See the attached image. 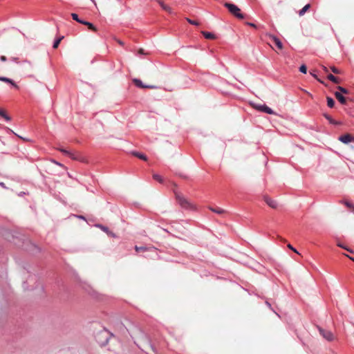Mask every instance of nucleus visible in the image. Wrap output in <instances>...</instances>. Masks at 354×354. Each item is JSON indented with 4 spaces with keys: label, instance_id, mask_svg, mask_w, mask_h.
I'll list each match as a JSON object with an SVG mask.
<instances>
[{
    "label": "nucleus",
    "instance_id": "7",
    "mask_svg": "<svg viewBox=\"0 0 354 354\" xmlns=\"http://www.w3.org/2000/svg\"><path fill=\"white\" fill-rule=\"evenodd\" d=\"M256 109L261 111L262 112L266 113L268 114H274V111L266 104L263 105H257L255 106Z\"/></svg>",
    "mask_w": 354,
    "mask_h": 354
},
{
    "label": "nucleus",
    "instance_id": "37",
    "mask_svg": "<svg viewBox=\"0 0 354 354\" xmlns=\"http://www.w3.org/2000/svg\"><path fill=\"white\" fill-rule=\"evenodd\" d=\"M100 227H101L104 231H106V230H107V228H106V227H104V226L100 225Z\"/></svg>",
    "mask_w": 354,
    "mask_h": 354
},
{
    "label": "nucleus",
    "instance_id": "10",
    "mask_svg": "<svg viewBox=\"0 0 354 354\" xmlns=\"http://www.w3.org/2000/svg\"><path fill=\"white\" fill-rule=\"evenodd\" d=\"M264 201L266 203V204L268 205H269L270 207H272V208H277V203L274 200H273L271 198H269L268 196H266L264 198Z\"/></svg>",
    "mask_w": 354,
    "mask_h": 354
},
{
    "label": "nucleus",
    "instance_id": "11",
    "mask_svg": "<svg viewBox=\"0 0 354 354\" xmlns=\"http://www.w3.org/2000/svg\"><path fill=\"white\" fill-rule=\"evenodd\" d=\"M335 97L337 100L342 104H346V98L342 95V94L339 92H335Z\"/></svg>",
    "mask_w": 354,
    "mask_h": 354
},
{
    "label": "nucleus",
    "instance_id": "38",
    "mask_svg": "<svg viewBox=\"0 0 354 354\" xmlns=\"http://www.w3.org/2000/svg\"><path fill=\"white\" fill-rule=\"evenodd\" d=\"M323 69L325 72H328V68L326 66H323Z\"/></svg>",
    "mask_w": 354,
    "mask_h": 354
},
{
    "label": "nucleus",
    "instance_id": "24",
    "mask_svg": "<svg viewBox=\"0 0 354 354\" xmlns=\"http://www.w3.org/2000/svg\"><path fill=\"white\" fill-rule=\"evenodd\" d=\"M203 35L206 39H214V35L212 32H203Z\"/></svg>",
    "mask_w": 354,
    "mask_h": 354
},
{
    "label": "nucleus",
    "instance_id": "45",
    "mask_svg": "<svg viewBox=\"0 0 354 354\" xmlns=\"http://www.w3.org/2000/svg\"><path fill=\"white\" fill-rule=\"evenodd\" d=\"M93 2H94V0H91Z\"/></svg>",
    "mask_w": 354,
    "mask_h": 354
},
{
    "label": "nucleus",
    "instance_id": "17",
    "mask_svg": "<svg viewBox=\"0 0 354 354\" xmlns=\"http://www.w3.org/2000/svg\"><path fill=\"white\" fill-rule=\"evenodd\" d=\"M63 38H64V37H63V36H61V37H59L57 38V39L54 41V42H53V48H57L59 46V44H60L61 41L63 39Z\"/></svg>",
    "mask_w": 354,
    "mask_h": 354
},
{
    "label": "nucleus",
    "instance_id": "8",
    "mask_svg": "<svg viewBox=\"0 0 354 354\" xmlns=\"http://www.w3.org/2000/svg\"><path fill=\"white\" fill-rule=\"evenodd\" d=\"M133 82H134L135 85L139 88H156V86H155L144 84L142 82V81L139 79H134Z\"/></svg>",
    "mask_w": 354,
    "mask_h": 354
},
{
    "label": "nucleus",
    "instance_id": "5",
    "mask_svg": "<svg viewBox=\"0 0 354 354\" xmlns=\"http://www.w3.org/2000/svg\"><path fill=\"white\" fill-rule=\"evenodd\" d=\"M59 151L62 152L64 155L69 156L73 160H80V156L79 154L71 152L68 150H66L64 148H59Z\"/></svg>",
    "mask_w": 354,
    "mask_h": 354
},
{
    "label": "nucleus",
    "instance_id": "35",
    "mask_svg": "<svg viewBox=\"0 0 354 354\" xmlns=\"http://www.w3.org/2000/svg\"><path fill=\"white\" fill-rule=\"evenodd\" d=\"M248 25H249L250 26L254 27V28L256 27V25L253 23H248Z\"/></svg>",
    "mask_w": 354,
    "mask_h": 354
},
{
    "label": "nucleus",
    "instance_id": "41",
    "mask_svg": "<svg viewBox=\"0 0 354 354\" xmlns=\"http://www.w3.org/2000/svg\"><path fill=\"white\" fill-rule=\"evenodd\" d=\"M347 257H348L351 260H352V261L354 262V258L351 257H349V256H348V255H347Z\"/></svg>",
    "mask_w": 354,
    "mask_h": 354
},
{
    "label": "nucleus",
    "instance_id": "4",
    "mask_svg": "<svg viewBox=\"0 0 354 354\" xmlns=\"http://www.w3.org/2000/svg\"><path fill=\"white\" fill-rule=\"evenodd\" d=\"M59 151L62 152L64 155L69 156L73 160H80V156L79 154L71 152L68 150H66L64 148H59Z\"/></svg>",
    "mask_w": 354,
    "mask_h": 354
},
{
    "label": "nucleus",
    "instance_id": "22",
    "mask_svg": "<svg viewBox=\"0 0 354 354\" xmlns=\"http://www.w3.org/2000/svg\"><path fill=\"white\" fill-rule=\"evenodd\" d=\"M71 17L73 20H75L77 22L82 24L83 21H84V20L80 19L76 13H72Z\"/></svg>",
    "mask_w": 354,
    "mask_h": 354
},
{
    "label": "nucleus",
    "instance_id": "30",
    "mask_svg": "<svg viewBox=\"0 0 354 354\" xmlns=\"http://www.w3.org/2000/svg\"><path fill=\"white\" fill-rule=\"evenodd\" d=\"M338 90L342 93L347 94L348 93V90L342 86H338Z\"/></svg>",
    "mask_w": 354,
    "mask_h": 354
},
{
    "label": "nucleus",
    "instance_id": "43",
    "mask_svg": "<svg viewBox=\"0 0 354 354\" xmlns=\"http://www.w3.org/2000/svg\"><path fill=\"white\" fill-rule=\"evenodd\" d=\"M105 333H106V331L100 333V335H104V334H105Z\"/></svg>",
    "mask_w": 354,
    "mask_h": 354
},
{
    "label": "nucleus",
    "instance_id": "1",
    "mask_svg": "<svg viewBox=\"0 0 354 354\" xmlns=\"http://www.w3.org/2000/svg\"><path fill=\"white\" fill-rule=\"evenodd\" d=\"M224 6L227 8L229 12L235 17L239 19H244L243 14L241 13L240 8L235 4L226 2L224 3Z\"/></svg>",
    "mask_w": 354,
    "mask_h": 354
},
{
    "label": "nucleus",
    "instance_id": "23",
    "mask_svg": "<svg viewBox=\"0 0 354 354\" xmlns=\"http://www.w3.org/2000/svg\"><path fill=\"white\" fill-rule=\"evenodd\" d=\"M0 116L4 118L6 121L10 120V118L5 113L2 109H0Z\"/></svg>",
    "mask_w": 354,
    "mask_h": 354
},
{
    "label": "nucleus",
    "instance_id": "28",
    "mask_svg": "<svg viewBox=\"0 0 354 354\" xmlns=\"http://www.w3.org/2000/svg\"><path fill=\"white\" fill-rule=\"evenodd\" d=\"M299 71L302 73H306L307 72V68L306 65L303 64L299 67Z\"/></svg>",
    "mask_w": 354,
    "mask_h": 354
},
{
    "label": "nucleus",
    "instance_id": "18",
    "mask_svg": "<svg viewBox=\"0 0 354 354\" xmlns=\"http://www.w3.org/2000/svg\"><path fill=\"white\" fill-rule=\"evenodd\" d=\"M327 78H328V80H329L330 81L333 82V83L337 84V83L339 82L338 78L336 77L335 76H334L332 74L328 75Z\"/></svg>",
    "mask_w": 354,
    "mask_h": 354
},
{
    "label": "nucleus",
    "instance_id": "32",
    "mask_svg": "<svg viewBox=\"0 0 354 354\" xmlns=\"http://www.w3.org/2000/svg\"><path fill=\"white\" fill-rule=\"evenodd\" d=\"M288 247L291 249L292 251H294L296 253H298V252L296 250V249H295L290 244H288Z\"/></svg>",
    "mask_w": 354,
    "mask_h": 354
},
{
    "label": "nucleus",
    "instance_id": "12",
    "mask_svg": "<svg viewBox=\"0 0 354 354\" xmlns=\"http://www.w3.org/2000/svg\"><path fill=\"white\" fill-rule=\"evenodd\" d=\"M132 154L134 156H136L138 157V158L141 159V160H143L145 161H147V156L143 154V153H140L139 152H136V151H133L132 152Z\"/></svg>",
    "mask_w": 354,
    "mask_h": 354
},
{
    "label": "nucleus",
    "instance_id": "33",
    "mask_svg": "<svg viewBox=\"0 0 354 354\" xmlns=\"http://www.w3.org/2000/svg\"><path fill=\"white\" fill-rule=\"evenodd\" d=\"M0 59H1L2 62H5V61H6V60H7V58H6V56L2 55V56H1Z\"/></svg>",
    "mask_w": 354,
    "mask_h": 354
},
{
    "label": "nucleus",
    "instance_id": "13",
    "mask_svg": "<svg viewBox=\"0 0 354 354\" xmlns=\"http://www.w3.org/2000/svg\"><path fill=\"white\" fill-rule=\"evenodd\" d=\"M158 3L164 10L168 12L169 13H171V8L165 5L162 1H158Z\"/></svg>",
    "mask_w": 354,
    "mask_h": 354
},
{
    "label": "nucleus",
    "instance_id": "20",
    "mask_svg": "<svg viewBox=\"0 0 354 354\" xmlns=\"http://www.w3.org/2000/svg\"><path fill=\"white\" fill-rule=\"evenodd\" d=\"M327 105L330 108H333L335 106V101L334 100L330 97H327Z\"/></svg>",
    "mask_w": 354,
    "mask_h": 354
},
{
    "label": "nucleus",
    "instance_id": "15",
    "mask_svg": "<svg viewBox=\"0 0 354 354\" xmlns=\"http://www.w3.org/2000/svg\"><path fill=\"white\" fill-rule=\"evenodd\" d=\"M325 118L329 122L330 124H335V125H337V124H340V122L335 120L334 119H333L331 118V116H330L328 115H325Z\"/></svg>",
    "mask_w": 354,
    "mask_h": 354
},
{
    "label": "nucleus",
    "instance_id": "6",
    "mask_svg": "<svg viewBox=\"0 0 354 354\" xmlns=\"http://www.w3.org/2000/svg\"><path fill=\"white\" fill-rule=\"evenodd\" d=\"M339 140L344 144H348L351 142H354V136H351L349 133H346L344 135H342L339 137Z\"/></svg>",
    "mask_w": 354,
    "mask_h": 354
},
{
    "label": "nucleus",
    "instance_id": "40",
    "mask_svg": "<svg viewBox=\"0 0 354 354\" xmlns=\"http://www.w3.org/2000/svg\"><path fill=\"white\" fill-rule=\"evenodd\" d=\"M266 305L268 306L269 307H271V305L268 302V301H266Z\"/></svg>",
    "mask_w": 354,
    "mask_h": 354
},
{
    "label": "nucleus",
    "instance_id": "42",
    "mask_svg": "<svg viewBox=\"0 0 354 354\" xmlns=\"http://www.w3.org/2000/svg\"><path fill=\"white\" fill-rule=\"evenodd\" d=\"M0 185H1V186H2V187H5V185H4V183H0Z\"/></svg>",
    "mask_w": 354,
    "mask_h": 354
},
{
    "label": "nucleus",
    "instance_id": "16",
    "mask_svg": "<svg viewBox=\"0 0 354 354\" xmlns=\"http://www.w3.org/2000/svg\"><path fill=\"white\" fill-rule=\"evenodd\" d=\"M310 4H306L302 9L299 11V16H303L307 10L310 8Z\"/></svg>",
    "mask_w": 354,
    "mask_h": 354
},
{
    "label": "nucleus",
    "instance_id": "21",
    "mask_svg": "<svg viewBox=\"0 0 354 354\" xmlns=\"http://www.w3.org/2000/svg\"><path fill=\"white\" fill-rule=\"evenodd\" d=\"M210 209L216 213V214H221L224 212V210L223 209H221V207H210Z\"/></svg>",
    "mask_w": 354,
    "mask_h": 354
},
{
    "label": "nucleus",
    "instance_id": "25",
    "mask_svg": "<svg viewBox=\"0 0 354 354\" xmlns=\"http://www.w3.org/2000/svg\"><path fill=\"white\" fill-rule=\"evenodd\" d=\"M153 178L157 181H158L159 183H162L163 182V178H162L161 176L158 175V174H153Z\"/></svg>",
    "mask_w": 354,
    "mask_h": 354
},
{
    "label": "nucleus",
    "instance_id": "27",
    "mask_svg": "<svg viewBox=\"0 0 354 354\" xmlns=\"http://www.w3.org/2000/svg\"><path fill=\"white\" fill-rule=\"evenodd\" d=\"M330 70L333 71V73H334L335 74H340L341 73V71L339 70L337 68L335 67V66H331L330 67Z\"/></svg>",
    "mask_w": 354,
    "mask_h": 354
},
{
    "label": "nucleus",
    "instance_id": "3",
    "mask_svg": "<svg viewBox=\"0 0 354 354\" xmlns=\"http://www.w3.org/2000/svg\"><path fill=\"white\" fill-rule=\"evenodd\" d=\"M320 335L328 341H333L334 339V335L330 330L323 329L321 327H318Z\"/></svg>",
    "mask_w": 354,
    "mask_h": 354
},
{
    "label": "nucleus",
    "instance_id": "36",
    "mask_svg": "<svg viewBox=\"0 0 354 354\" xmlns=\"http://www.w3.org/2000/svg\"><path fill=\"white\" fill-rule=\"evenodd\" d=\"M136 251H139V250H143L144 249L142 248L136 247Z\"/></svg>",
    "mask_w": 354,
    "mask_h": 354
},
{
    "label": "nucleus",
    "instance_id": "9",
    "mask_svg": "<svg viewBox=\"0 0 354 354\" xmlns=\"http://www.w3.org/2000/svg\"><path fill=\"white\" fill-rule=\"evenodd\" d=\"M269 38L274 42V44L277 46V48L280 50L283 48L282 42L280 39L273 35H268Z\"/></svg>",
    "mask_w": 354,
    "mask_h": 354
},
{
    "label": "nucleus",
    "instance_id": "44",
    "mask_svg": "<svg viewBox=\"0 0 354 354\" xmlns=\"http://www.w3.org/2000/svg\"><path fill=\"white\" fill-rule=\"evenodd\" d=\"M12 59H13V61H15V62H17V59H17V58H13Z\"/></svg>",
    "mask_w": 354,
    "mask_h": 354
},
{
    "label": "nucleus",
    "instance_id": "26",
    "mask_svg": "<svg viewBox=\"0 0 354 354\" xmlns=\"http://www.w3.org/2000/svg\"><path fill=\"white\" fill-rule=\"evenodd\" d=\"M186 20L187 21V22L189 24L194 25V26H199V24H200L198 21L190 19L189 18H187Z\"/></svg>",
    "mask_w": 354,
    "mask_h": 354
},
{
    "label": "nucleus",
    "instance_id": "34",
    "mask_svg": "<svg viewBox=\"0 0 354 354\" xmlns=\"http://www.w3.org/2000/svg\"><path fill=\"white\" fill-rule=\"evenodd\" d=\"M53 162L55 163V165H59V166H61V167L63 166L61 163L57 162L56 160H53Z\"/></svg>",
    "mask_w": 354,
    "mask_h": 354
},
{
    "label": "nucleus",
    "instance_id": "14",
    "mask_svg": "<svg viewBox=\"0 0 354 354\" xmlns=\"http://www.w3.org/2000/svg\"><path fill=\"white\" fill-rule=\"evenodd\" d=\"M82 24L84 25H86L88 26V29L94 31V32H96L97 31V29L94 26V25L88 21H84Z\"/></svg>",
    "mask_w": 354,
    "mask_h": 354
},
{
    "label": "nucleus",
    "instance_id": "39",
    "mask_svg": "<svg viewBox=\"0 0 354 354\" xmlns=\"http://www.w3.org/2000/svg\"><path fill=\"white\" fill-rule=\"evenodd\" d=\"M139 53L140 54H143L144 53L143 50L142 49H140L139 50Z\"/></svg>",
    "mask_w": 354,
    "mask_h": 354
},
{
    "label": "nucleus",
    "instance_id": "19",
    "mask_svg": "<svg viewBox=\"0 0 354 354\" xmlns=\"http://www.w3.org/2000/svg\"><path fill=\"white\" fill-rule=\"evenodd\" d=\"M0 80L5 82L10 83L15 87H17V86L15 84V83L11 79H9L8 77H0Z\"/></svg>",
    "mask_w": 354,
    "mask_h": 354
},
{
    "label": "nucleus",
    "instance_id": "29",
    "mask_svg": "<svg viewBox=\"0 0 354 354\" xmlns=\"http://www.w3.org/2000/svg\"><path fill=\"white\" fill-rule=\"evenodd\" d=\"M344 204H345V205H346L347 207H348L349 209H352V211H353V212H354V207H353V204H352V203H350V202H348V201H345V202H344Z\"/></svg>",
    "mask_w": 354,
    "mask_h": 354
},
{
    "label": "nucleus",
    "instance_id": "2",
    "mask_svg": "<svg viewBox=\"0 0 354 354\" xmlns=\"http://www.w3.org/2000/svg\"><path fill=\"white\" fill-rule=\"evenodd\" d=\"M176 198L178 203V204L184 209H194V205L183 195L180 194H176Z\"/></svg>",
    "mask_w": 354,
    "mask_h": 354
},
{
    "label": "nucleus",
    "instance_id": "31",
    "mask_svg": "<svg viewBox=\"0 0 354 354\" xmlns=\"http://www.w3.org/2000/svg\"><path fill=\"white\" fill-rule=\"evenodd\" d=\"M337 245H338L339 247H340V248H344V249L346 250L347 251H348V252H350L353 253V250H350V249L346 248L345 246H344L343 245H342V244H340V243H338V244H337Z\"/></svg>",
    "mask_w": 354,
    "mask_h": 354
}]
</instances>
